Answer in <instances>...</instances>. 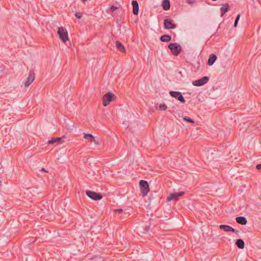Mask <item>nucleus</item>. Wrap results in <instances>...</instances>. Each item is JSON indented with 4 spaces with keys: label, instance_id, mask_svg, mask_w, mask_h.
<instances>
[{
    "label": "nucleus",
    "instance_id": "1",
    "mask_svg": "<svg viewBox=\"0 0 261 261\" xmlns=\"http://www.w3.org/2000/svg\"><path fill=\"white\" fill-rule=\"evenodd\" d=\"M168 48L174 56H178L181 51V46L177 43H171L168 45Z\"/></svg>",
    "mask_w": 261,
    "mask_h": 261
},
{
    "label": "nucleus",
    "instance_id": "2",
    "mask_svg": "<svg viewBox=\"0 0 261 261\" xmlns=\"http://www.w3.org/2000/svg\"><path fill=\"white\" fill-rule=\"evenodd\" d=\"M139 186L142 196L145 197L149 191V187L147 181L144 180H140Z\"/></svg>",
    "mask_w": 261,
    "mask_h": 261
},
{
    "label": "nucleus",
    "instance_id": "3",
    "mask_svg": "<svg viewBox=\"0 0 261 261\" xmlns=\"http://www.w3.org/2000/svg\"><path fill=\"white\" fill-rule=\"evenodd\" d=\"M86 193L89 198L94 200H99L102 198V195L99 193H96L90 190H87Z\"/></svg>",
    "mask_w": 261,
    "mask_h": 261
},
{
    "label": "nucleus",
    "instance_id": "4",
    "mask_svg": "<svg viewBox=\"0 0 261 261\" xmlns=\"http://www.w3.org/2000/svg\"><path fill=\"white\" fill-rule=\"evenodd\" d=\"M185 194L184 192H179L177 193H171L167 197V201H170L172 200L176 201L178 200L179 197L182 196Z\"/></svg>",
    "mask_w": 261,
    "mask_h": 261
},
{
    "label": "nucleus",
    "instance_id": "5",
    "mask_svg": "<svg viewBox=\"0 0 261 261\" xmlns=\"http://www.w3.org/2000/svg\"><path fill=\"white\" fill-rule=\"evenodd\" d=\"M164 27L167 30L174 29L176 28V25L173 23L171 19H166L164 21Z\"/></svg>",
    "mask_w": 261,
    "mask_h": 261
},
{
    "label": "nucleus",
    "instance_id": "6",
    "mask_svg": "<svg viewBox=\"0 0 261 261\" xmlns=\"http://www.w3.org/2000/svg\"><path fill=\"white\" fill-rule=\"evenodd\" d=\"M208 80V76H203L200 79L193 82V85L195 86H201L207 83Z\"/></svg>",
    "mask_w": 261,
    "mask_h": 261
},
{
    "label": "nucleus",
    "instance_id": "7",
    "mask_svg": "<svg viewBox=\"0 0 261 261\" xmlns=\"http://www.w3.org/2000/svg\"><path fill=\"white\" fill-rule=\"evenodd\" d=\"M219 228L220 229L224 230L226 232H229L231 231L233 232H235L236 233H238L239 232V231L238 230H236L234 229L233 228L231 227V226L227 225H224L222 224L219 226Z\"/></svg>",
    "mask_w": 261,
    "mask_h": 261
},
{
    "label": "nucleus",
    "instance_id": "8",
    "mask_svg": "<svg viewBox=\"0 0 261 261\" xmlns=\"http://www.w3.org/2000/svg\"><path fill=\"white\" fill-rule=\"evenodd\" d=\"M35 79V73L33 71H30L29 74V76L27 77V80L25 82V86L29 87L34 81Z\"/></svg>",
    "mask_w": 261,
    "mask_h": 261
},
{
    "label": "nucleus",
    "instance_id": "9",
    "mask_svg": "<svg viewBox=\"0 0 261 261\" xmlns=\"http://www.w3.org/2000/svg\"><path fill=\"white\" fill-rule=\"evenodd\" d=\"M64 136H63L62 137L53 138L51 139L48 141V143L51 144L55 143L61 144L64 142Z\"/></svg>",
    "mask_w": 261,
    "mask_h": 261
},
{
    "label": "nucleus",
    "instance_id": "10",
    "mask_svg": "<svg viewBox=\"0 0 261 261\" xmlns=\"http://www.w3.org/2000/svg\"><path fill=\"white\" fill-rule=\"evenodd\" d=\"M58 34L63 43H65V31L63 27L58 28Z\"/></svg>",
    "mask_w": 261,
    "mask_h": 261
},
{
    "label": "nucleus",
    "instance_id": "11",
    "mask_svg": "<svg viewBox=\"0 0 261 261\" xmlns=\"http://www.w3.org/2000/svg\"><path fill=\"white\" fill-rule=\"evenodd\" d=\"M132 4L133 6V13L135 15H138L139 13V4L137 1L134 0L132 2Z\"/></svg>",
    "mask_w": 261,
    "mask_h": 261
},
{
    "label": "nucleus",
    "instance_id": "12",
    "mask_svg": "<svg viewBox=\"0 0 261 261\" xmlns=\"http://www.w3.org/2000/svg\"><path fill=\"white\" fill-rule=\"evenodd\" d=\"M84 138L91 142H94L95 144L99 145L98 141H96L94 136L91 134H85Z\"/></svg>",
    "mask_w": 261,
    "mask_h": 261
},
{
    "label": "nucleus",
    "instance_id": "13",
    "mask_svg": "<svg viewBox=\"0 0 261 261\" xmlns=\"http://www.w3.org/2000/svg\"><path fill=\"white\" fill-rule=\"evenodd\" d=\"M217 59V57L215 54H211L208 59L207 64L209 66H212L213 65V64L215 63L216 60Z\"/></svg>",
    "mask_w": 261,
    "mask_h": 261
},
{
    "label": "nucleus",
    "instance_id": "14",
    "mask_svg": "<svg viewBox=\"0 0 261 261\" xmlns=\"http://www.w3.org/2000/svg\"><path fill=\"white\" fill-rule=\"evenodd\" d=\"M229 5L228 3H225L224 5H223V7L220 8L221 16H223L224 15V14H225L228 11V10H229Z\"/></svg>",
    "mask_w": 261,
    "mask_h": 261
},
{
    "label": "nucleus",
    "instance_id": "15",
    "mask_svg": "<svg viewBox=\"0 0 261 261\" xmlns=\"http://www.w3.org/2000/svg\"><path fill=\"white\" fill-rule=\"evenodd\" d=\"M237 222L241 225H246L247 223V219L245 217L243 216H239L236 218Z\"/></svg>",
    "mask_w": 261,
    "mask_h": 261
},
{
    "label": "nucleus",
    "instance_id": "16",
    "mask_svg": "<svg viewBox=\"0 0 261 261\" xmlns=\"http://www.w3.org/2000/svg\"><path fill=\"white\" fill-rule=\"evenodd\" d=\"M116 46L117 48L122 53H125L126 50L124 45L119 41H116Z\"/></svg>",
    "mask_w": 261,
    "mask_h": 261
},
{
    "label": "nucleus",
    "instance_id": "17",
    "mask_svg": "<svg viewBox=\"0 0 261 261\" xmlns=\"http://www.w3.org/2000/svg\"><path fill=\"white\" fill-rule=\"evenodd\" d=\"M154 107L156 109H159L160 111H165L167 109V106L164 103L160 104L155 103Z\"/></svg>",
    "mask_w": 261,
    "mask_h": 261
},
{
    "label": "nucleus",
    "instance_id": "18",
    "mask_svg": "<svg viewBox=\"0 0 261 261\" xmlns=\"http://www.w3.org/2000/svg\"><path fill=\"white\" fill-rule=\"evenodd\" d=\"M170 95L174 98H184L180 92L178 91H172L169 92Z\"/></svg>",
    "mask_w": 261,
    "mask_h": 261
},
{
    "label": "nucleus",
    "instance_id": "19",
    "mask_svg": "<svg viewBox=\"0 0 261 261\" xmlns=\"http://www.w3.org/2000/svg\"><path fill=\"white\" fill-rule=\"evenodd\" d=\"M236 245L240 249H243L245 247L244 241L241 239H238L236 241Z\"/></svg>",
    "mask_w": 261,
    "mask_h": 261
},
{
    "label": "nucleus",
    "instance_id": "20",
    "mask_svg": "<svg viewBox=\"0 0 261 261\" xmlns=\"http://www.w3.org/2000/svg\"><path fill=\"white\" fill-rule=\"evenodd\" d=\"M162 7L164 10H168L170 8V2L169 0H164L162 3Z\"/></svg>",
    "mask_w": 261,
    "mask_h": 261
},
{
    "label": "nucleus",
    "instance_id": "21",
    "mask_svg": "<svg viewBox=\"0 0 261 261\" xmlns=\"http://www.w3.org/2000/svg\"><path fill=\"white\" fill-rule=\"evenodd\" d=\"M160 40L162 42H168L171 40V36L168 35H164L160 37Z\"/></svg>",
    "mask_w": 261,
    "mask_h": 261
},
{
    "label": "nucleus",
    "instance_id": "22",
    "mask_svg": "<svg viewBox=\"0 0 261 261\" xmlns=\"http://www.w3.org/2000/svg\"><path fill=\"white\" fill-rule=\"evenodd\" d=\"M115 99H103L102 105L104 107L109 105L110 102L115 100Z\"/></svg>",
    "mask_w": 261,
    "mask_h": 261
},
{
    "label": "nucleus",
    "instance_id": "23",
    "mask_svg": "<svg viewBox=\"0 0 261 261\" xmlns=\"http://www.w3.org/2000/svg\"><path fill=\"white\" fill-rule=\"evenodd\" d=\"M102 98H116L114 94L111 92H108L106 93Z\"/></svg>",
    "mask_w": 261,
    "mask_h": 261
},
{
    "label": "nucleus",
    "instance_id": "24",
    "mask_svg": "<svg viewBox=\"0 0 261 261\" xmlns=\"http://www.w3.org/2000/svg\"><path fill=\"white\" fill-rule=\"evenodd\" d=\"M183 120L185 121H187V122L191 123H194V121L192 119H191L187 116H185V117H183Z\"/></svg>",
    "mask_w": 261,
    "mask_h": 261
},
{
    "label": "nucleus",
    "instance_id": "25",
    "mask_svg": "<svg viewBox=\"0 0 261 261\" xmlns=\"http://www.w3.org/2000/svg\"><path fill=\"white\" fill-rule=\"evenodd\" d=\"M240 14H238L236 18V20H235V21H234V27L236 28L237 27V25H238V22L240 19Z\"/></svg>",
    "mask_w": 261,
    "mask_h": 261
},
{
    "label": "nucleus",
    "instance_id": "26",
    "mask_svg": "<svg viewBox=\"0 0 261 261\" xmlns=\"http://www.w3.org/2000/svg\"><path fill=\"white\" fill-rule=\"evenodd\" d=\"M75 16L77 19H81L83 15L80 12H76L75 14Z\"/></svg>",
    "mask_w": 261,
    "mask_h": 261
},
{
    "label": "nucleus",
    "instance_id": "27",
    "mask_svg": "<svg viewBox=\"0 0 261 261\" xmlns=\"http://www.w3.org/2000/svg\"><path fill=\"white\" fill-rule=\"evenodd\" d=\"M115 211L117 213L121 214L123 212V210L122 208H118V209L115 210Z\"/></svg>",
    "mask_w": 261,
    "mask_h": 261
},
{
    "label": "nucleus",
    "instance_id": "28",
    "mask_svg": "<svg viewBox=\"0 0 261 261\" xmlns=\"http://www.w3.org/2000/svg\"><path fill=\"white\" fill-rule=\"evenodd\" d=\"M118 9V7L115 6H112L110 7V10L114 11Z\"/></svg>",
    "mask_w": 261,
    "mask_h": 261
},
{
    "label": "nucleus",
    "instance_id": "29",
    "mask_svg": "<svg viewBox=\"0 0 261 261\" xmlns=\"http://www.w3.org/2000/svg\"><path fill=\"white\" fill-rule=\"evenodd\" d=\"M149 229H150L149 226H146L144 228V232H146L148 231Z\"/></svg>",
    "mask_w": 261,
    "mask_h": 261
},
{
    "label": "nucleus",
    "instance_id": "30",
    "mask_svg": "<svg viewBox=\"0 0 261 261\" xmlns=\"http://www.w3.org/2000/svg\"><path fill=\"white\" fill-rule=\"evenodd\" d=\"M67 41H68L69 44L70 45V42L69 41V38H68V33H67V31H66V42ZM67 45V43H66V46Z\"/></svg>",
    "mask_w": 261,
    "mask_h": 261
},
{
    "label": "nucleus",
    "instance_id": "31",
    "mask_svg": "<svg viewBox=\"0 0 261 261\" xmlns=\"http://www.w3.org/2000/svg\"><path fill=\"white\" fill-rule=\"evenodd\" d=\"M256 168L257 170H260L261 169V164H258L256 165Z\"/></svg>",
    "mask_w": 261,
    "mask_h": 261
},
{
    "label": "nucleus",
    "instance_id": "32",
    "mask_svg": "<svg viewBox=\"0 0 261 261\" xmlns=\"http://www.w3.org/2000/svg\"><path fill=\"white\" fill-rule=\"evenodd\" d=\"M178 100L180 101L181 103H185L186 100L185 99H177Z\"/></svg>",
    "mask_w": 261,
    "mask_h": 261
},
{
    "label": "nucleus",
    "instance_id": "33",
    "mask_svg": "<svg viewBox=\"0 0 261 261\" xmlns=\"http://www.w3.org/2000/svg\"><path fill=\"white\" fill-rule=\"evenodd\" d=\"M41 170H42V171H44V172H47V171H46L44 169V168H42Z\"/></svg>",
    "mask_w": 261,
    "mask_h": 261
},
{
    "label": "nucleus",
    "instance_id": "34",
    "mask_svg": "<svg viewBox=\"0 0 261 261\" xmlns=\"http://www.w3.org/2000/svg\"><path fill=\"white\" fill-rule=\"evenodd\" d=\"M187 3L188 4H192V2L191 1H187Z\"/></svg>",
    "mask_w": 261,
    "mask_h": 261
}]
</instances>
